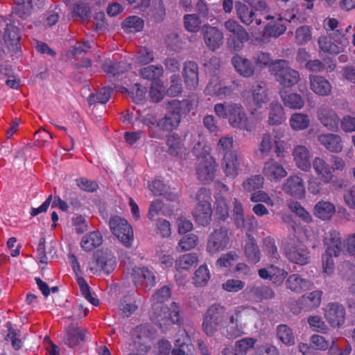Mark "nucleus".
I'll return each instance as SVG.
<instances>
[{"mask_svg":"<svg viewBox=\"0 0 355 355\" xmlns=\"http://www.w3.org/2000/svg\"><path fill=\"white\" fill-rule=\"evenodd\" d=\"M214 110L218 118L227 119L233 128L248 132L255 129V124L250 120L244 107L240 103H216Z\"/></svg>","mask_w":355,"mask_h":355,"instance_id":"2","label":"nucleus"},{"mask_svg":"<svg viewBox=\"0 0 355 355\" xmlns=\"http://www.w3.org/2000/svg\"><path fill=\"white\" fill-rule=\"evenodd\" d=\"M128 68L129 66H128L125 62H116L113 60H108L103 65L104 71L113 76L123 73L127 71Z\"/></svg>","mask_w":355,"mask_h":355,"instance_id":"55","label":"nucleus"},{"mask_svg":"<svg viewBox=\"0 0 355 355\" xmlns=\"http://www.w3.org/2000/svg\"><path fill=\"white\" fill-rule=\"evenodd\" d=\"M311 90L319 96H328L331 94V83L325 77L320 75L309 76Z\"/></svg>","mask_w":355,"mask_h":355,"instance_id":"25","label":"nucleus"},{"mask_svg":"<svg viewBox=\"0 0 355 355\" xmlns=\"http://www.w3.org/2000/svg\"><path fill=\"white\" fill-rule=\"evenodd\" d=\"M311 38V31L308 26H302L295 31V40L297 44H306Z\"/></svg>","mask_w":355,"mask_h":355,"instance_id":"64","label":"nucleus"},{"mask_svg":"<svg viewBox=\"0 0 355 355\" xmlns=\"http://www.w3.org/2000/svg\"><path fill=\"white\" fill-rule=\"evenodd\" d=\"M224 27L230 36L227 38V44L235 51H239L243 47V44L248 38V33L245 28L234 19H228L224 23Z\"/></svg>","mask_w":355,"mask_h":355,"instance_id":"11","label":"nucleus"},{"mask_svg":"<svg viewBox=\"0 0 355 355\" xmlns=\"http://www.w3.org/2000/svg\"><path fill=\"white\" fill-rule=\"evenodd\" d=\"M198 244V237L194 234H190L180 240L178 246L182 250L188 251L196 248Z\"/></svg>","mask_w":355,"mask_h":355,"instance_id":"62","label":"nucleus"},{"mask_svg":"<svg viewBox=\"0 0 355 355\" xmlns=\"http://www.w3.org/2000/svg\"><path fill=\"white\" fill-rule=\"evenodd\" d=\"M231 232L225 227L214 230L208 236L206 251L210 255L217 254L231 245Z\"/></svg>","mask_w":355,"mask_h":355,"instance_id":"9","label":"nucleus"},{"mask_svg":"<svg viewBox=\"0 0 355 355\" xmlns=\"http://www.w3.org/2000/svg\"><path fill=\"white\" fill-rule=\"evenodd\" d=\"M193 349L188 333L184 329L180 330L175 340V347L171 350L172 355H184Z\"/></svg>","mask_w":355,"mask_h":355,"instance_id":"35","label":"nucleus"},{"mask_svg":"<svg viewBox=\"0 0 355 355\" xmlns=\"http://www.w3.org/2000/svg\"><path fill=\"white\" fill-rule=\"evenodd\" d=\"M307 322L310 328L316 332L327 334L329 329L320 315H311L307 318Z\"/></svg>","mask_w":355,"mask_h":355,"instance_id":"53","label":"nucleus"},{"mask_svg":"<svg viewBox=\"0 0 355 355\" xmlns=\"http://www.w3.org/2000/svg\"><path fill=\"white\" fill-rule=\"evenodd\" d=\"M263 248L264 252L270 259L277 260L279 258V254L277 252V248L275 244V241L272 238H265L263 240Z\"/></svg>","mask_w":355,"mask_h":355,"instance_id":"61","label":"nucleus"},{"mask_svg":"<svg viewBox=\"0 0 355 355\" xmlns=\"http://www.w3.org/2000/svg\"><path fill=\"white\" fill-rule=\"evenodd\" d=\"M144 20L138 16L127 17L122 23V28L126 33H137L144 28Z\"/></svg>","mask_w":355,"mask_h":355,"instance_id":"49","label":"nucleus"},{"mask_svg":"<svg viewBox=\"0 0 355 355\" xmlns=\"http://www.w3.org/2000/svg\"><path fill=\"white\" fill-rule=\"evenodd\" d=\"M256 340L253 338H245L236 343L235 345V355H245L247 352L252 349Z\"/></svg>","mask_w":355,"mask_h":355,"instance_id":"58","label":"nucleus"},{"mask_svg":"<svg viewBox=\"0 0 355 355\" xmlns=\"http://www.w3.org/2000/svg\"><path fill=\"white\" fill-rule=\"evenodd\" d=\"M154 334L153 329L148 324L137 326L131 333L135 347H141L144 352H150Z\"/></svg>","mask_w":355,"mask_h":355,"instance_id":"14","label":"nucleus"},{"mask_svg":"<svg viewBox=\"0 0 355 355\" xmlns=\"http://www.w3.org/2000/svg\"><path fill=\"white\" fill-rule=\"evenodd\" d=\"M195 199L197 201L193 211L196 221L202 226L208 225L211 220V196L209 190L200 188L197 191Z\"/></svg>","mask_w":355,"mask_h":355,"instance_id":"7","label":"nucleus"},{"mask_svg":"<svg viewBox=\"0 0 355 355\" xmlns=\"http://www.w3.org/2000/svg\"><path fill=\"white\" fill-rule=\"evenodd\" d=\"M215 205L216 214L222 220H225L229 216V207L225 197L217 193L215 196Z\"/></svg>","mask_w":355,"mask_h":355,"instance_id":"52","label":"nucleus"},{"mask_svg":"<svg viewBox=\"0 0 355 355\" xmlns=\"http://www.w3.org/2000/svg\"><path fill=\"white\" fill-rule=\"evenodd\" d=\"M167 146L171 155L179 156L181 158L185 155L186 148L182 142L181 138L178 135H170L167 139Z\"/></svg>","mask_w":355,"mask_h":355,"instance_id":"45","label":"nucleus"},{"mask_svg":"<svg viewBox=\"0 0 355 355\" xmlns=\"http://www.w3.org/2000/svg\"><path fill=\"white\" fill-rule=\"evenodd\" d=\"M112 232L125 247H130L134 241L133 230L130 225L119 216H114L110 220Z\"/></svg>","mask_w":355,"mask_h":355,"instance_id":"10","label":"nucleus"},{"mask_svg":"<svg viewBox=\"0 0 355 355\" xmlns=\"http://www.w3.org/2000/svg\"><path fill=\"white\" fill-rule=\"evenodd\" d=\"M313 211L316 217L327 220L331 219L335 214L336 207L331 202L320 200L315 205Z\"/></svg>","mask_w":355,"mask_h":355,"instance_id":"40","label":"nucleus"},{"mask_svg":"<svg viewBox=\"0 0 355 355\" xmlns=\"http://www.w3.org/2000/svg\"><path fill=\"white\" fill-rule=\"evenodd\" d=\"M166 109V114L157 122V126L162 130H171L178 126L180 116L190 111L191 105L187 100H172L168 102Z\"/></svg>","mask_w":355,"mask_h":355,"instance_id":"6","label":"nucleus"},{"mask_svg":"<svg viewBox=\"0 0 355 355\" xmlns=\"http://www.w3.org/2000/svg\"><path fill=\"white\" fill-rule=\"evenodd\" d=\"M289 132L286 129L275 128L272 130V141L275 146V152L277 157H284L287 149V144L290 141Z\"/></svg>","mask_w":355,"mask_h":355,"instance_id":"32","label":"nucleus"},{"mask_svg":"<svg viewBox=\"0 0 355 355\" xmlns=\"http://www.w3.org/2000/svg\"><path fill=\"white\" fill-rule=\"evenodd\" d=\"M236 8L237 16L243 24L250 25L254 20L257 25L261 24V20L255 17V14L252 9L246 4L238 2L236 4Z\"/></svg>","mask_w":355,"mask_h":355,"instance_id":"41","label":"nucleus"},{"mask_svg":"<svg viewBox=\"0 0 355 355\" xmlns=\"http://www.w3.org/2000/svg\"><path fill=\"white\" fill-rule=\"evenodd\" d=\"M21 35L17 27L12 24H7L3 34V40L8 49L17 53L20 49Z\"/></svg>","mask_w":355,"mask_h":355,"instance_id":"31","label":"nucleus"},{"mask_svg":"<svg viewBox=\"0 0 355 355\" xmlns=\"http://www.w3.org/2000/svg\"><path fill=\"white\" fill-rule=\"evenodd\" d=\"M263 181L264 179L261 175H252L243 181L242 187L245 191L251 192L262 188Z\"/></svg>","mask_w":355,"mask_h":355,"instance_id":"54","label":"nucleus"},{"mask_svg":"<svg viewBox=\"0 0 355 355\" xmlns=\"http://www.w3.org/2000/svg\"><path fill=\"white\" fill-rule=\"evenodd\" d=\"M245 254L248 260L253 263H257L261 260V251L252 237L250 236L245 243Z\"/></svg>","mask_w":355,"mask_h":355,"instance_id":"46","label":"nucleus"},{"mask_svg":"<svg viewBox=\"0 0 355 355\" xmlns=\"http://www.w3.org/2000/svg\"><path fill=\"white\" fill-rule=\"evenodd\" d=\"M232 63L235 70L243 77L250 78L254 76L255 67L249 59L236 55L232 58Z\"/></svg>","mask_w":355,"mask_h":355,"instance_id":"37","label":"nucleus"},{"mask_svg":"<svg viewBox=\"0 0 355 355\" xmlns=\"http://www.w3.org/2000/svg\"><path fill=\"white\" fill-rule=\"evenodd\" d=\"M130 276L137 287L151 289L156 284L154 272L146 266H135L132 268Z\"/></svg>","mask_w":355,"mask_h":355,"instance_id":"15","label":"nucleus"},{"mask_svg":"<svg viewBox=\"0 0 355 355\" xmlns=\"http://www.w3.org/2000/svg\"><path fill=\"white\" fill-rule=\"evenodd\" d=\"M277 335L279 339L286 345H293L295 343L292 329L286 324H280L277 327Z\"/></svg>","mask_w":355,"mask_h":355,"instance_id":"51","label":"nucleus"},{"mask_svg":"<svg viewBox=\"0 0 355 355\" xmlns=\"http://www.w3.org/2000/svg\"><path fill=\"white\" fill-rule=\"evenodd\" d=\"M324 243L326 251L322 258V272L326 275L331 276L334 272L333 256L338 257L343 251L340 234L336 231L326 233Z\"/></svg>","mask_w":355,"mask_h":355,"instance_id":"5","label":"nucleus"},{"mask_svg":"<svg viewBox=\"0 0 355 355\" xmlns=\"http://www.w3.org/2000/svg\"><path fill=\"white\" fill-rule=\"evenodd\" d=\"M279 96L285 107L292 110H301L304 107V98L296 92H288L284 89L279 91Z\"/></svg>","mask_w":355,"mask_h":355,"instance_id":"39","label":"nucleus"},{"mask_svg":"<svg viewBox=\"0 0 355 355\" xmlns=\"http://www.w3.org/2000/svg\"><path fill=\"white\" fill-rule=\"evenodd\" d=\"M15 10L21 17H26L31 15L35 6H40L42 0H15Z\"/></svg>","mask_w":355,"mask_h":355,"instance_id":"47","label":"nucleus"},{"mask_svg":"<svg viewBox=\"0 0 355 355\" xmlns=\"http://www.w3.org/2000/svg\"><path fill=\"white\" fill-rule=\"evenodd\" d=\"M163 72V67L161 65H149L139 70V74L141 78L153 81L159 80Z\"/></svg>","mask_w":355,"mask_h":355,"instance_id":"48","label":"nucleus"},{"mask_svg":"<svg viewBox=\"0 0 355 355\" xmlns=\"http://www.w3.org/2000/svg\"><path fill=\"white\" fill-rule=\"evenodd\" d=\"M285 254L291 262L297 265L304 266L309 261V252L307 248L301 243L288 246Z\"/></svg>","mask_w":355,"mask_h":355,"instance_id":"23","label":"nucleus"},{"mask_svg":"<svg viewBox=\"0 0 355 355\" xmlns=\"http://www.w3.org/2000/svg\"><path fill=\"white\" fill-rule=\"evenodd\" d=\"M95 259L96 266L88 267V269L92 274H97L101 271L109 274L114 270L116 266L115 258L112 252L108 249L98 251L95 254Z\"/></svg>","mask_w":355,"mask_h":355,"instance_id":"16","label":"nucleus"},{"mask_svg":"<svg viewBox=\"0 0 355 355\" xmlns=\"http://www.w3.org/2000/svg\"><path fill=\"white\" fill-rule=\"evenodd\" d=\"M230 311L220 304L211 305L203 315L202 330L207 336H213L222 328Z\"/></svg>","mask_w":355,"mask_h":355,"instance_id":"4","label":"nucleus"},{"mask_svg":"<svg viewBox=\"0 0 355 355\" xmlns=\"http://www.w3.org/2000/svg\"><path fill=\"white\" fill-rule=\"evenodd\" d=\"M286 120L284 108L278 102L270 103L268 108L267 123L270 126H277L284 123Z\"/></svg>","mask_w":355,"mask_h":355,"instance_id":"33","label":"nucleus"},{"mask_svg":"<svg viewBox=\"0 0 355 355\" xmlns=\"http://www.w3.org/2000/svg\"><path fill=\"white\" fill-rule=\"evenodd\" d=\"M313 168L324 182L331 184V189H338L343 187V180L334 177L331 166L323 158L315 157L313 161Z\"/></svg>","mask_w":355,"mask_h":355,"instance_id":"12","label":"nucleus"},{"mask_svg":"<svg viewBox=\"0 0 355 355\" xmlns=\"http://www.w3.org/2000/svg\"><path fill=\"white\" fill-rule=\"evenodd\" d=\"M282 189L286 193L297 198H302L305 195L304 182L299 175L290 176Z\"/></svg>","mask_w":355,"mask_h":355,"instance_id":"30","label":"nucleus"},{"mask_svg":"<svg viewBox=\"0 0 355 355\" xmlns=\"http://www.w3.org/2000/svg\"><path fill=\"white\" fill-rule=\"evenodd\" d=\"M184 78L190 88H195L198 84V67L196 62L189 61L184 63Z\"/></svg>","mask_w":355,"mask_h":355,"instance_id":"42","label":"nucleus"},{"mask_svg":"<svg viewBox=\"0 0 355 355\" xmlns=\"http://www.w3.org/2000/svg\"><path fill=\"white\" fill-rule=\"evenodd\" d=\"M205 45L211 51H216L223 43V33L216 27L207 24L202 28Z\"/></svg>","mask_w":355,"mask_h":355,"instance_id":"21","label":"nucleus"},{"mask_svg":"<svg viewBox=\"0 0 355 355\" xmlns=\"http://www.w3.org/2000/svg\"><path fill=\"white\" fill-rule=\"evenodd\" d=\"M259 315L257 310L249 305H240L230 311L220 331L227 338L234 339L244 334V328Z\"/></svg>","mask_w":355,"mask_h":355,"instance_id":"1","label":"nucleus"},{"mask_svg":"<svg viewBox=\"0 0 355 355\" xmlns=\"http://www.w3.org/2000/svg\"><path fill=\"white\" fill-rule=\"evenodd\" d=\"M103 243V236L98 231L85 234L81 239L80 246L87 252H90L100 246Z\"/></svg>","mask_w":355,"mask_h":355,"instance_id":"44","label":"nucleus"},{"mask_svg":"<svg viewBox=\"0 0 355 355\" xmlns=\"http://www.w3.org/2000/svg\"><path fill=\"white\" fill-rule=\"evenodd\" d=\"M252 103L256 107L251 109L250 113L255 118L260 119L257 109L262 107L270 100L266 85L263 82H257L252 86Z\"/></svg>","mask_w":355,"mask_h":355,"instance_id":"20","label":"nucleus"},{"mask_svg":"<svg viewBox=\"0 0 355 355\" xmlns=\"http://www.w3.org/2000/svg\"><path fill=\"white\" fill-rule=\"evenodd\" d=\"M258 274L261 278L270 280L276 286H280L283 284L288 272L284 268L270 265L259 269Z\"/></svg>","mask_w":355,"mask_h":355,"instance_id":"27","label":"nucleus"},{"mask_svg":"<svg viewBox=\"0 0 355 355\" xmlns=\"http://www.w3.org/2000/svg\"><path fill=\"white\" fill-rule=\"evenodd\" d=\"M165 93V87L160 80L153 81L151 85L150 96L153 102L160 101Z\"/></svg>","mask_w":355,"mask_h":355,"instance_id":"60","label":"nucleus"},{"mask_svg":"<svg viewBox=\"0 0 355 355\" xmlns=\"http://www.w3.org/2000/svg\"><path fill=\"white\" fill-rule=\"evenodd\" d=\"M87 332V329H80L71 324L66 329L63 341L69 347H73L85 340Z\"/></svg>","mask_w":355,"mask_h":355,"instance_id":"38","label":"nucleus"},{"mask_svg":"<svg viewBox=\"0 0 355 355\" xmlns=\"http://www.w3.org/2000/svg\"><path fill=\"white\" fill-rule=\"evenodd\" d=\"M135 62L138 64H148L154 60L153 53L148 49L142 48L135 55Z\"/></svg>","mask_w":355,"mask_h":355,"instance_id":"63","label":"nucleus"},{"mask_svg":"<svg viewBox=\"0 0 355 355\" xmlns=\"http://www.w3.org/2000/svg\"><path fill=\"white\" fill-rule=\"evenodd\" d=\"M76 281L80 287L82 295L91 304L94 306H97L98 304V300L92 296L89 286L85 279L82 277L78 276Z\"/></svg>","mask_w":355,"mask_h":355,"instance_id":"59","label":"nucleus"},{"mask_svg":"<svg viewBox=\"0 0 355 355\" xmlns=\"http://www.w3.org/2000/svg\"><path fill=\"white\" fill-rule=\"evenodd\" d=\"M210 279V272L206 264L201 265L194 272L193 284L196 286H205Z\"/></svg>","mask_w":355,"mask_h":355,"instance_id":"50","label":"nucleus"},{"mask_svg":"<svg viewBox=\"0 0 355 355\" xmlns=\"http://www.w3.org/2000/svg\"><path fill=\"white\" fill-rule=\"evenodd\" d=\"M243 164V158L238 152H229L224 155L221 166L226 177L234 179L239 175Z\"/></svg>","mask_w":355,"mask_h":355,"instance_id":"17","label":"nucleus"},{"mask_svg":"<svg viewBox=\"0 0 355 355\" xmlns=\"http://www.w3.org/2000/svg\"><path fill=\"white\" fill-rule=\"evenodd\" d=\"M317 118L328 130L336 132L339 129L340 119L332 108L321 106L317 110Z\"/></svg>","mask_w":355,"mask_h":355,"instance_id":"19","label":"nucleus"},{"mask_svg":"<svg viewBox=\"0 0 355 355\" xmlns=\"http://www.w3.org/2000/svg\"><path fill=\"white\" fill-rule=\"evenodd\" d=\"M324 316L331 327L339 328L345 322V309L339 303H329L324 309Z\"/></svg>","mask_w":355,"mask_h":355,"instance_id":"18","label":"nucleus"},{"mask_svg":"<svg viewBox=\"0 0 355 355\" xmlns=\"http://www.w3.org/2000/svg\"><path fill=\"white\" fill-rule=\"evenodd\" d=\"M198 261L196 254L189 253L181 256L176 262L178 269L189 270Z\"/></svg>","mask_w":355,"mask_h":355,"instance_id":"57","label":"nucleus"},{"mask_svg":"<svg viewBox=\"0 0 355 355\" xmlns=\"http://www.w3.org/2000/svg\"><path fill=\"white\" fill-rule=\"evenodd\" d=\"M216 163L212 156L199 159L197 164L196 174L202 182L211 181L215 176Z\"/></svg>","mask_w":355,"mask_h":355,"instance_id":"22","label":"nucleus"},{"mask_svg":"<svg viewBox=\"0 0 355 355\" xmlns=\"http://www.w3.org/2000/svg\"><path fill=\"white\" fill-rule=\"evenodd\" d=\"M138 308L136 301L130 297H125L119 305L120 313L128 317Z\"/></svg>","mask_w":355,"mask_h":355,"instance_id":"56","label":"nucleus"},{"mask_svg":"<svg viewBox=\"0 0 355 355\" xmlns=\"http://www.w3.org/2000/svg\"><path fill=\"white\" fill-rule=\"evenodd\" d=\"M318 141L331 153H340L343 148V139L338 135L333 133L321 134L318 135Z\"/></svg>","mask_w":355,"mask_h":355,"instance_id":"34","label":"nucleus"},{"mask_svg":"<svg viewBox=\"0 0 355 355\" xmlns=\"http://www.w3.org/2000/svg\"><path fill=\"white\" fill-rule=\"evenodd\" d=\"M192 153L198 159L207 158L210 155V148L207 145L205 135L201 131H196L191 135Z\"/></svg>","mask_w":355,"mask_h":355,"instance_id":"29","label":"nucleus"},{"mask_svg":"<svg viewBox=\"0 0 355 355\" xmlns=\"http://www.w3.org/2000/svg\"><path fill=\"white\" fill-rule=\"evenodd\" d=\"M170 296V288L168 286H163L152 297L154 309L161 308L162 313L159 315L161 319L158 320L161 327L165 324L178 323L180 319V309L175 302H173L170 308L159 306L160 304L167 300Z\"/></svg>","mask_w":355,"mask_h":355,"instance_id":"3","label":"nucleus"},{"mask_svg":"<svg viewBox=\"0 0 355 355\" xmlns=\"http://www.w3.org/2000/svg\"><path fill=\"white\" fill-rule=\"evenodd\" d=\"M290 128L294 131L307 129L311 123L309 116L302 112H295L291 115L288 120Z\"/></svg>","mask_w":355,"mask_h":355,"instance_id":"43","label":"nucleus"},{"mask_svg":"<svg viewBox=\"0 0 355 355\" xmlns=\"http://www.w3.org/2000/svg\"><path fill=\"white\" fill-rule=\"evenodd\" d=\"M263 173L271 182H278L287 175L283 165L274 159H270L264 164Z\"/></svg>","mask_w":355,"mask_h":355,"instance_id":"28","label":"nucleus"},{"mask_svg":"<svg viewBox=\"0 0 355 355\" xmlns=\"http://www.w3.org/2000/svg\"><path fill=\"white\" fill-rule=\"evenodd\" d=\"M292 155L298 168L304 171H309L311 169V153L307 147L304 145L295 146Z\"/></svg>","mask_w":355,"mask_h":355,"instance_id":"26","label":"nucleus"},{"mask_svg":"<svg viewBox=\"0 0 355 355\" xmlns=\"http://www.w3.org/2000/svg\"><path fill=\"white\" fill-rule=\"evenodd\" d=\"M322 292L320 291H314L307 295H302L299 299L300 306L299 307H291V311L295 314H298L302 309L310 311L318 307L321 303Z\"/></svg>","mask_w":355,"mask_h":355,"instance_id":"24","label":"nucleus"},{"mask_svg":"<svg viewBox=\"0 0 355 355\" xmlns=\"http://www.w3.org/2000/svg\"><path fill=\"white\" fill-rule=\"evenodd\" d=\"M348 44V39L345 35L337 37L335 35L321 36L318 39L320 49L332 55H337L343 52Z\"/></svg>","mask_w":355,"mask_h":355,"instance_id":"13","label":"nucleus"},{"mask_svg":"<svg viewBox=\"0 0 355 355\" xmlns=\"http://www.w3.org/2000/svg\"><path fill=\"white\" fill-rule=\"evenodd\" d=\"M288 289L296 293H301L313 288V283L305 278H302L298 274H293L288 276L286 281Z\"/></svg>","mask_w":355,"mask_h":355,"instance_id":"36","label":"nucleus"},{"mask_svg":"<svg viewBox=\"0 0 355 355\" xmlns=\"http://www.w3.org/2000/svg\"><path fill=\"white\" fill-rule=\"evenodd\" d=\"M272 71L276 80L283 88H291L300 80L299 71L291 68L287 60H278L275 61Z\"/></svg>","mask_w":355,"mask_h":355,"instance_id":"8","label":"nucleus"}]
</instances>
